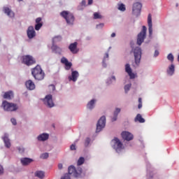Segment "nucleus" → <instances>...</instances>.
I'll use <instances>...</instances> for the list:
<instances>
[{"instance_id": "obj_11", "label": "nucleus", "mask_w": 179, "mask_h": 179, "mask_svg": "<svg viewBox=\"0 0 179 179\" xmlns=\"http://www.w3.org/2000/svg\"><path fill=\"white\" fill-rule=\"evenodd\" d=\"M142 10V3L136 2L133 5V15L139 16L141 15V10Z\"/></svg>"}, {"instance_id": "obj_27", "label": "nucleus", "mask_w": 179, "mask_h": 179, "mask_svg": "<svg viewBox=\"0 0 179 179\" xmlns=\"http://www.w3.org/2000/svg\"><path fill=\"white\" fill-rule=\"evenodd\" d=\"M120 113H121V108H116L115 110L114 111V113H113V117L112 118L113 122L117 121V118L118 114H120Z\"/></svg>"}, {"instance_id": "obj_18", "label": "nucleus", "mask_w": 179, "mask_h": 179, "mask_svg": "<svg viewBox=\"0 0 179 179\" xmlns=\"http://www.w3.org/2000/svg\"><path fill=\"white\" fill-rule=\"evenodd\" d=\"M25 86L28 90H34L36 89V85L31 80H29L25 83Z\"/></svg>"}, {"instance_id": "obj_37", "label": "nucleus", "mask_w": 179, "mask_h": 179, "mask_svg": "<svg viewBox=\"0 0 179 179\" xmlns=\"http://www.w3.org/2000/svg\"><path fill=\"white\" fill-rule=\"evenodd\" d=\"M41 159H48V153L45 152L41 155Z\"/></svg>"}, {"instance_id": "obj_10", "label": "nucleus", "mask_w": 179, "mask_h": 179, "mask_svg": "<svg viewBox=\"0 0 179 179\" xmlns=\"http://www.w3.org/2000/svg\"><path fill=\"white\" fill-rule=\"evenodd\" d=\"M106 127V116H102L96 124V132H100Z\"/></svg>"}, {"instance_id": "obj_2", "label": "nucleus", "mask_w": 179, "mask_h": 179, "mask_svg": "<svg viewBox=\"0 0 179 179\" xmlns=\"http://www.w3.org/2000/svg\"><path fill=\"white\" fill-rule=\"evenodd\" d=\"M1 108L4 111L13 112L18 110L19 106L14 103H9L7 101H3L1 103Z\"/></svg>"}, {"instance_id": "obj_13", "label": "nucleus", "mask_w": 179, "mask_h": 179, "mask_svg": "<svg viewBox=\"0 0 179 179\" xmlns=\"http://www.w3.org/2000/svg\"><path fill=\"white\" fill-rule=\"evenodd\" d=\"M122 137L124 141H132L134 139V135L129 131H122Z\"/></svg>"}, {"instance_id": "obj_21", "label": "nucleus", "mask_w": 179, "mask_h": 179, "mask_svg": "<svg viewBox=\"0 0 179 179\" xmlns=\"http://www.w3.org/2000/svg\"><path fill=\"white\" fill-rule=\"evenodd\" d=\"M51 48H52V52H55V54H59V55H61L62 52V49L61 48H59V46H57V45H52Z\"/></svg>"}, {"instance_id": "obj_24", "label": "nucleus", "mask_w": 179, "mask_h": 179, "mask_svg": "<svg viewBox=\"0 0 179 179\" xmlns=\"http://www.w3.org/2000/svg\"><path fill=\"white\" fill-rule=\"evenodd\" d=\"M41 17H38L36 19V24L35 25V30H39L43 27V22H41Z\"/></svg>"}, {"instance_id": "obj_5", "label": "nucleus", "mask_w": 179, "mask_h": 179, "mask_svg": "<svg viewBox=\"0 0 179 179\" xmlns=\"http://www.w3.org/2000/svg\"><path fill=\"white\" fill-rule=\"evenodd\" d=\"M147 30H148V29L146 28V26H143L142 31L137 36L138 45H141L142 43H143L145 41V39L146 38Z\"/></svg>"}, {"instance_id": "obj_16", "label": "nucleus", "mask_w": 179, "mask_h": 179, "mask_svg": "<svg viewBox=\"0 0 179 179\" xmlns=\"http://www.w3.org/2000/svg\"><path fill=\"white\" fill-rule=\"evenodd\" d=\"M61 62L62 64H65V69H66V71H69V69H71V68L72 67V63L69 62L68 61V59H66V57H62L61 59Z\"/></svg>"}, {"instance_id": "obj_6", "label": "nucleus", "mask_w": 179, "mask_h": 179, "mask_svg": "<svg viewBox=\"0 0 179 179\" xmlns=\"http://www.w3.org/2000/svg\"><path fill=\"white\" fill-rule=\"evenodd\" d=\"M22 64H24L27 66H31V65L36 64V59L31 55L22 56Z\"/></svg>"}, {"instance_id": "obj_12", "label": "nucleus", "mask_w": 179, "mask_h": 179, "mask_svg": "<svg viewBox=\"0 0 179 179\" xmlns=\"http://www.w3.org/2000/svg\"><path fill=\"white\" fill-rule=\"evenodd\" d=\"M125 72L128 73L130 79H135L136 78V74L132 73V69H131V66L129 65V64H127L125 65Z\"/></svg>"}, {"instance_id": "obj_41", "label": "nucleus", "mask_w": 179, "mask_h": 179, "mask_svg": "<svg viewBox=\"0 0 179 179\" xmlns=\"http://www.w3.org/2000/svg\"><path fill=\"white\" fill-rule=\"evenodd\" d=\"M70 149H71V150H76V145H75V144H72L70 146Z\"/></svg>"}, {"instance_id": "obj_50", "label": "nucleus", "mask_w": 179, "mask_h": 179, "mask_svg": "<svg viewBox=\"0 0 179 179\" xmlns=\"http://www.w3.org/2000/svg\"><path fill=\"white\" fill-rule=\"evenodd\" d=\"M93 3V0H88V5H92Z\"/></svg>"}, {"instance_id": "obj_9", "label": "nucleus", "mask_w": 179, "mask_h": 179, "mask_svg": "<svg viewBox=\"0 0 179 179\" xmlns=\"http://www.w3.org/2000/svg\"><path fill=\"white\" fill-rule=\"evenodd\" d=\"M43 103L45 106L49 107V108H52L55 106L54 101H52V95L48 94L46 95L45 99H43Z\"/></svg>"}, {"instance_id": "obj_19", "label": "nucleus", "mask_w": 179, "mask_h": 179, "mask_svg": "<svg viewBox=\"0 0 179 179\" xmlns=\"http://www.w3.org/2000/svg\"><path fill=\"white\" fill-rule=\"evenodd\" d=\"M79 78V72L76 71H73L71 72V76L69 77V80H73V82H76Z\"/></svg>"}, {"instance_id": "obj_1", "label": "nucleus", "mask_w": 179, "mask_h": 179, "mask_svg": "<svg viewBox=\"0 0 179 179\" xmlns=\"http://www.w3.org/2000/svg\"><path fill=\"white\" fill-rule=\"evenodd\" d=\"M31 75L36 80H43L45 77V73L43 71L40 65H37L31 69Z\"/></svg>"}, {"instance_id": "obj_14", "label": "nucleus", "mask_w": 179, "mask_h": 179, "mask_svg": "<svg viewBox=\"0 0 179 179\" xmlns=\"http://www.w3.org/2000/svg\"><path fill=\"white\" fill-rule=\"evenodd\" d=\"M27 33L29 38H34V37H36V31H34V27L33 26L28 27Z\"/></svg>"}, {"instance_id": "obj_40", "label": "nucleus", "mask_w": 179, "mask_h": 179, "mask_svg": "<svg viewBox=\"0 0 179 179\" xmlns=\"http://www.w3.org/2000/svg\"><path fill=\"white\" fill-rule=\"evenodd\" d=\"M61 179H71V176L69 173H66Z\"/></svg>"}, {"instance_id": "obj_51", "label": "nucleus", "mask_w": 179, "mask_h": 179, "mask_svg": "<svg viewBox=\"0 0 179 179\" xmlns=\"http://www.w3.org/2000/svg\"><path fill=\"white\" fill-rule=\"evenodd\" d=\"M106 58H108V53L105 54V57L103 58V60L106 59Z\"/></svg>"}, {"instance_id": "obj_33", "label": "nucleus", "mask_w": 179, "mask_h": 179, "mask_svg": "<svg viewBox=\"0 0 179 179\" xmlns=\"http://www.w3.org/2000/svg\"><path fill=\"white\" fill-rule=\"evenodd\" d=\"M118 10H121V12H125L126 10L125 5L124 3L120 4L118 6Z\"/></svg>"}, {"instance_id": "obj_34", "label": "nucleus", "mask_w": 179, "mask_h": 179, "mask_svg": "<svg viewBox=\"0 0 179 179\" xmlns=\"http://www.w3.org/2000/svg\"><path fill=\"white\" fill-rule=\"evenodd\" d=\"M82 6H86V1L83 0L82 2L80 3V5L78 7V10H82L83 8Z\"/></svg>"}, {"instance_id": "obj_57", "label": "nucleus", "mask_w": 179, "mask_h": 179, "mask_svg": "<svg viewBox=\"0 0 179 179\" xmlns=\"http://www.w3.org/2000/svg\"><path fill=\"white\" fill-rule=\"evenodd\" d=\"M176 7H178V3H176Z\"/></svg>"}, {"instance_id": "obj_46", "label": "nucleus", "mask_w": 179, "mask_h": 179, "mask_svg": "<svg viewBox=\"0 0 179 179\" xmlns=\"http://www.w3.org/2000/svg\"><path fill=\"white\" fill-rule=\"evenodd\" d=\"M57 38L59 41L62 40V37H61L60 36L55 37V38H54V40H57Z\"/></svg>"}, {"instance_id": "obj_20", "label": "nucleus", "mask_w": 179, "mask_h": 179, "mask_svg": "<svg viewBox=\"0 0 179 179\" xmlns=\"http://www.w3.org/2000/svg\"><path fill=\"white\" fill-rule=\"evenodd\" d=\"M3 10L6 15L9 16V17H15V13H13V11L8 7H3Z\"/></svg>"}, {"instance_id": "obj_47", "label": "nucleus", "mask_w": 179, "mask_h": 179, "mask_svg": "<svg viewBox=\"0 0 179 179\" xmlns=\"http://www.w3.org/2000/svg\"><path fill=\"white\" fill-rule=\"evenodd\" d=\"M18 150H19L20 153H23V152H24V148H18Z\"/></svg>"}, {"instance_id": "obj_22", "label": "nucleus", "mask_w": 179, "mask_h": 179, "mask_svg": "<svg viewBox=\"0 0 179 179\" xmlns=\"http://www.w3.org/2000/svg\"><path fill=\"white\" fill-rule=\"evenodd\" d=\"M3 141L5 143L6 148H10L11 146L10 140H9V137L7 134H4V136L3 137Z\"/></svg>"}, {"instance_id": "obj_42", "label": "nucleus", "mask_w": 179, "mask_h": 179, "mask_svg": "<svg viewBox=\"0 0 179 179\" xmlns=\"http://www.w3.org/2000/svg\"><path fill=\"white\" fill-rule=\"evenodd\" d=\"M10 121H11L13 125H16V124H17L16 119L11 118Z\"/></svg>"}, {"instance_id": "obj_52", "label": "nucleus", "mask_w": 179, "mask_h": 179, "mask_svg": "<svg viewBox=\"0 0 179 179\" xmlns=\"http://www.w3.org/2000/svg\"><path fill=\"white\" fill-rule=\"evenodd\" d=\"M138 103H142V98L138 99Z\"/></svg>"}, {"instance_id": "obj_17", "label": "nucleus", "mask_w": 179, "mask_h": 179, "mask_svg": "<svg viewBox=\"0 0 179 179\" xmlns=\"http://www.w3.org/2000/svg\"><path fill=\"white\" fill-rule=\"evenodd\" d=\"M69 49L70 50L72 54H77L78 52V42H74L73 43L70 44L69 46Z\"/></svg>"}, {"instance_id": "obj_32", "label": "nucleus", "mask_w": 179, "mask_h": 179, "mask_svg": "<svg viewBox=\"0 0 179 179\" xmlns=\"http://www.w3.org/2000/svg\"><path fill=\"white\" fill-rule=\"evenodd\" d=\"M85 163V158L83 157H80L77 162L78 166H82Z\"/></svg>"}, {"instance_id": "obj_30", "label": "nucleus", "mask_w": 179, "mask_h": 179, "mask_svg": "<svg viewBox=\"0 0 179 179\" xmlns=\"http://www.w3.org/2000/svg\"><path fill=\"white\" fill-rule=\"evenodd\" d=\"M174 71H175V67L174 64H171L169 67V69L167 70V73L168 75H170L171 76L174 75Z\"/></svg>"}, {"instance_id": "obj_29", "label": "nucleus", "mask_w": 179, "mask_h": 179, "mask_svg": "<svg viewBox=\"0 0 179 179\" xmlns=\"http://www.w3.org/2000/svg\"><path fill=\"white\" fill-rule=\"evenodd\" d=\"M44 171H37L35 172V177H38V178L42 179L44 178Z\"/></svg>"}, {"instance_id": "obj_43", "label": "nucleus", "mask_w": 179, "mask_h": 179, "mask_svg": "<svg viewBox=\"0 0 179 179\" xmlns=\"http://www.w3.org/2000/svg\"><path fill=\"white\" fill-rule=\"evenodd\" d=\"M49 87L52 89V92H54V90H55V85H50L49 86Z\"/></svg>"}, {"instance_id": "obj_58", "label": "nucleus", "mask_w": 179, "mask_h": 179, "mask_svg": "<svg viewBox=\"0 0 179 179\" xmlns=\"http://www.w3.org/2000/svg\"><path fill=\"white\" fill-rule=\"evenodd\" d=\"M0 41H1V39H0Z\"/></svg>"}, {"instance_id": "obj_53", "label": "nucleus", "mask_w": 179, "mask_h": 179, "mask_svg": "<svg viewBox=\"0 0 179 179\" xmlns=\"http://www.w3.org/2000/svg\"><path fill=\"white\" fill-rule=\"evenodd\" d=\"M112 38L115 37V33H112V34L110 35Z\"/></svg>"}, {"instance_id": "obj_55", "label": "nucleus", "mask_w": 179, "mask_h": 179, "mask_svg": "<svg viewBox=\"0 0 179 179\" xmlns=\"http://www.w3.org/2000/svg\"><path fill=\"white\" fill-rule=\"evenodd\" d=\"M112 79H113V80H115V76H112Z\"/></svg>"}, {"instance_id": "obj_31", "label": "nucleus", "mask_w": 179, "mask_h": 179, "mask_svg": "<svg viewBox=\"0 0 179 179\" xmlns=\"http://www.w3.org/2000/svg\"><path fill=\"white\" fill-rule=\"evenodd\" d=\"M134 120H135L136 122L137 121H138V122H141V123L145 122V119H143V117H142V115L141 114H138L136 115V117H135Z\"/></svg>"}, {"instance_id": "obj_7", "label": "nucleus", "mask_w": 179, "mask_h": 179, "mask_svg": "<svg viewBox=\"0 0 179 179\" xmlns=\"http://www.w3.org/2000/svg\"><path fill=\"white\" fill-rule=\"evenodd\" d=\"M112 142L113 143V148L115 149V150H116L117 153H120V152L124 149V145L120 142L118 138H113Z\"/></svg>"}, {"instance_id": "obj_28", "label": "nucleus", "mask_w": 179, "mask_h": 179, "mask_svg": "<svg viewBox=\"0 0 179 179\" xmlns=\"http://www.w3.org/2000/svg\"><path fill=\"white\" fill-rule=\"evenodd\" d=\"M95 103H96V100L92 99L90 102H88L87 105V108H88L89 110H93V108H94Z\"/></svg>"}, {"instance_id": "obj_26", "label": "nucleus", "mask_w": 179, "mask_h": 179, "mask_svg": "<svg viewBox=\"0 0 179 179\" xmlns=\"http://www.w3.org/2000/svg\"><path fill=\"white\" fill-rule=\"evenodd\" d=\"M33 162V160L30 158H22L21 159V163L22 164V166H27L29 164H30V163H31Z\"/></svg>"}, {"instance_id": "obj_44", "label": "nucleus", "mask_w": 179, "mask_h": 179, "mask_svg": "<svg viewBox=\"0 0 179 179\" xmlns=\"http://www.w3.org/2000/svg\"><path fill=\"white\" fill-rule=\"evenodd\" d=\"M159 50H155V54H154V57H159Z\"/></svg>"}, {"instance_id": "obj_15", "label": "nucleus", "mask_w": 179, "mask_h": 179, "mask_svg": "<svg viewBox=\"0 0 179 179\" xmlns=\"http://www.w3.org/2000/svg\"><path fill=\"white\" fill-rule=\"evenodd\" d=\"M148 31L150 36H152L153 33V28H152V15L149 14L148 17Z\"/></svg>"}, {"instance_id": "obj_49", "label": "nucleus", "mask_w": 179, "mask_h": 179, "mask_svg": "<svg viewBox=\"0 0 179 179\" xmlns=\"http://www.w3.org/2000/svg\"><path fill=\"white\" fill-rule=\"evenodd\" d=\"M104 27V24L103 23L96 25V27Z\"/></svg>"}, {"instance_id": "obj_35", "label": "nucleus", "mask_w": 179, "mask_h": 179, "mask_svg": "<svg viewBox=\"0 0 179 179\" xmlns=\"http://www.w3.org/2000/svg\"><path fill=\"white\" fill-rule=\"evenodd\" d=\"M103 16L100 14V13H94V19H102Z\"/></svg>"}, {"instance_id": "obj_56", "label": "nucleus", "mask_w": 179, "mask_h": 179, "mask_svg": "<svg viewBox=\"0 0 179 179\" xmlns=\"http://www.w3.org/2000/svg\"><path fill=\"white\" fill-rule=\"evenodd\" d=\"M19 2H20V1H23V0H17Z\"/></svg>"}, {"instance_id": "obj_25", "label": "nucleus", "mask_w": 179, "mask_h": 179, "mask_svg": "<svg viewBox=\"0 0 179 179\" xmlns=\"http://www.w3.org/2000/svg\"><path fill=\"white\" fill-rule=\"evenodd\" d=\"M49 136L48 134L43 133L38 136V141L44 142V141H47V139H48Z\"/></svg>"}, {"instance_id": "obj_8", "label": "nucleus", "mask_w": 179, "mask_h": 179, "mask_svg": "<svg viewBox=\"0 0 179 179\" xmlns=\"http://www.w3.org/2000/svg\"><path fill=\"white\" fill-rule=\"evenodd\" d=\"M69 175L73 174V177L78 178L82 174V168H78V170L73 166H70L68 169Z\"/></svg>"}, {"instance_id": "obj_4", "label": "nucleus", "mask_w": 179, "mask_h": 179, "mask_svg": "<svg viewBox=\"0 0 179 179\" xmlns=\"http://www.w3.org/2000/svg\"><path fill=\"white\" fill-rule=\"evenodd\" d=\"M134 55V61L136 66H139V64H141V59L142 58V49L139 47H136V48L132 50Z\"/></svg>"}, {"instance_id": "obj_36", "label": "nucleus", "mask_w": 179, "mask_h": 179, "mask_svg": "<svg viewBox=\"0 0 179 179\" xmlns=\"http://www.w3.org/2000/svg\"><path fill=\"white\" fill-rule=\"evenodd\" d=\"M167 59H169V61H171V62H174V56L173 55V54H169L167 56Z\"/></svg>"}, {"instance_id": "obj_48", "label": "nucleus", "mask_w": 179, "mask_h": 179, "mask_svg": "<svg viewBox=\"0 0 179 179\" xmlns=\"http://www.w3.org/2000/svg\"><path fill=\"white\" fill-rule=\"evenodd\" d=\"M62 167H63L62 164H59L58 165L59 170H62Z\"/></svg>"}, {"instance_id": "obj_23", "label": "nucleus", "mask_w": 179, "mask_h": 179, "mask_svg": "<svg viewBox=\"0 0 179 179\" xmlns=\"http://www.w3.org/2000/svg\"><path fill=\"white\" fill-rule=\"evenodd\" d=\"M13 96H14L13 92L8 91L4 93L3 97L6 100H12V99H13Z\"/></svg>"}, {"instance_id": "obj_54", "label": "nucleus", "mask_w": 179, "mask_h": 179, "mask_svg": "<svg viewBox=\"0 0 179 179\" xmlns=\"http://www.w3.org/2000/svg\"><path fill=\"white\" fill-rule=\"evenodd\" d=\"M142 107V103H138V108H141Z\"/></svg>"}, {"instance_id": "obj_39", "label": "nucleus", "mask_w": 179, "mask_h": 179, "mask_svg": "<svg viewBox=\"0 0 179 179\" xmlns=\"http://www.w3.org/2000/svg\"><path fill=\"white\" fill-rule=\"evenodd\" d=\"M90 138H87L85 141V146L87 147V145H90Z\"/></svg>"}, {"instance_id": "obj_38", "label": "nucleus", "mask_w": 179, "mask_h": 179, "mask_svg": "<svg viewBox=\"0 0 179 179\" xmlns=\"http://www.w3.org/2000/svg\"><path fill=\"white\" fill-rule=\"evenodd\" d=\"M131 89V84H128V85H126L124 86V90L126 92V93L128 92V91Z\"/></svg>"}, {"instance_id": "obj_45", "label": "nucleus", "mask_w": 179, "mask_h": 179, "mask_svg": "<svg viewBox=\"0 0 179 179\" xmlns=\"http://www.w3.org/2000/svg\"><path fill=\"white\" fill-rule=\"evenodd\" d=\"M0 174H3V167L0 165Z\"/></svg>"}, {"instance_id": "obj_3", "label": "nucleus", "mask_w": 179, "mask_h": 179, "mask_svg": "<svg viewBox=\"0 0 179 179\" xmlns=\"http://www.w3.org/2000/svg\"><path fill=\"white\" fill-rule=\"evenodd\" d=\"M60 15L62 17H64L65 19L67 24H69L70 26H72L75 22V16H73V14L69 13V11H62L60 13Z\"/></svg>"}]
</instances>
